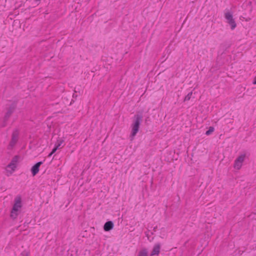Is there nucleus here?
<instances>
[{"label": "nucleus", "mask_w": 256, "mask_h": 256, "mask_svg": "<svg viewBox=\"0 0 256 256\" xmlns=\"http://www.w3.org/2000/svg\"><path fill=\"white\" fill-rule=\"evenodd\" d=\"M138 256H148V250L146 248L141 250L138 254Z\"/></svg>", "instance_id": "nucleus-10"}, {"label": "nucleus", "mask_w": 256, "mask_h": 256, "mask_svg": "<svg viewBox=\"0 0 256 256\" xmlns=\"http://www.w3.org/2000/svg\"><path fill=\"white\" fill-rule=\"evenodd\" d=\"M245 158L246 154H242L240 156L238 157L236 160L237 161H238L239 162L242 163L244 160Z\"/></svg>", "instance_id": "nucleus-14"}, {"label": "nucleus", "mask_w": 256, "mask_h": 256, "mask_svg": "<svg viewBox=\"0 0 256 256\" xmlns=\"http://www.w3.org/2000/svg\"><path fill=\"white\" fill-rule=\"evenodd\" d=\"M19 136V130L18 129L14 130L12 135V138L10 143L11 146H14L17 142Z\"/></svg>", "instance_id": "nucleus-5"}, {"label": "nucleus", "mask_w": 256, "mask_h": 256, "mask_svg": "<svg viewBox=\"0 0 256 256\" xmlns=\"http://www.w3.org/2000/svg\"><path fill=\"white\" fill-rule=\"evenodd\" d=\"M146 236H147V237L148 238H149V236H148V234H146Z\"/></svg>", "instance_id": "nucleus-23"}, {"label": "nucleus", "mask_w": 256, "mask_h": 256, "mask_svg": "<svg viewBox=\"0 0 256 256\" xmlns=\"http://www.w3.org/2000/svg\"><path fill=\"white\" fill-rule=\"evenodd\" d=\"M52 154H52V152H50L49 154L48 155V157L51 156L52 155Z\"/></svg>", "instance_id": "nucleus-20"}, {"label": "nucleus", "mask_w": 256, "mask_h": 256, "mask_svg": "<svg viewBox=\"0 0 256 256\" xmlns=\"http://www.w3.org/2000/svg\"><path fill=\"white\" fill-rule=\"evenodd\" d=\"M192 94V92H190L189 93H188V94L185 96L184 101L185 102V101L189 100L190 99Z\"/></svg>", "instance_id": "nucleus-17"}, {"label": "nucleus", "mask_w": 256, "mask_h": 256, "mask_svg": "<svg viewBox=\"0 0 256 256\" xmlns=\"http://www.w3.org/2000/svg\"><path fill=\"white\" fill-rule=\"evenodd\" d=\"M161 245L160 243H157L154 244L152 251L151 252L150 256H154V255H158L160 252Z\"/></svg>", "instance_id": "nucleus-8"}, {"label": "nucleus", "mask_w": 256, "mask_h": 256, "mask_svg": "<svg viewBox=\"0 0 256 256\" xmlns=\"http://www.w3.org/2000/svg\"><path fill=\"white\" fill-rule=\"evenodd\" d=\"M35 2H40V0H34Z\"/></svg>", "instance_id": "nucleus-21"}, {"label": "nucleus", "mask_w": 256, "mask_h": 256, "mask_svg": "<svg viewBox=\"0 0 256 256\" xmlns=\"http://www.w3.org/2000/svg\"><path fill=\"white\" fill-rule=\"evenodd\" d=\"M156 228H157V226L154 227V231H156Z\"/></svg>", "instance_id": "nucleus-22"}, {"label": "nucleus", "mask_w": 256, "mask_h": 256, "mask_svg": "<svg viewBox=\"0 0 256 256\" xmlns=\"http://www.w3.org/2000/svg\"><path fill=\"white\" fill-rule=\"evenodd\" d=\"M224 17L226 20V22L230 26L232 30H234L236 26V24L233 18L232 12L228 9H226L224 12Z\"/></svg>", "instance_id": "nucleus-2"}, {"label": "nucleus", "mask_w": 256, "mask_h": 256, "mask_svg": "<svg viewBox=\"0 0 256 256\" xmlns=\"http://www.w3.org/2000/svg\"><path fill=\"white\" fill-rule=\"evenodd\" d=\"M230 47V44H226V42H223L221 44L220 46V48H221L222 50H226L228 48Z\"/></svg>", "instance_id": "nucleus-13"}, {"label": "nucleus", "mask_w": 256, "mask_h": 256, "mask_svg": "<svg viewBox=\"0 0 256 256\" xmlns=\"http://www.w3.org/2000/svg\"><path fill=\"white\" fill-rule=\"evenodd\" d=\"M20 158V156L18 155L15 156L12 158L10 162L6 166V170L8 172V169H11V171L10 172V174H12L14 172L16 168L17 164L18 162V160Z\"/></svg>", "instance_id": "nucleus-4"}, {"label": "nucleus", "mask_w": 256, "mask_h": 256, "mask_svg": "<svg viewBox=\"0 0 256 256\" xmlns=\"http://www.w3.org/2000/svg\"><path fill=\"white\" fill-rule=\"evenodd\" d=\"M64 142V140L62 138H59L56 143L55 144V146H58V148H60L61 145Z\"/></svg>", "instance_id": "nucleus-12"}, {"label": "nucleus", "mask_w": 256, "mask_h": 256, "mask_svg": "<svg viewBox=\"0 0 256 256\" xmlns=\"http://www.w3.org/2000/svg\"><path fill=\"white\" fill-rule=\"evenodd\" d=\"M142 112H138L134 116V120L131 125L132 132L130 136L134 137L138 132L140 128V126L142 121Z\"/></svg>", "instance_id": "nucleus-1"}, {"label": "nucleus", "mask_w": 256, "mask_h": 256, "mask_svg": "<svg viewBox=\"0 0 256 256\" xmlns=\"http://www.w3.org/2000/svg\"><path fill=\"white\" fill-rule=\"evenodd\" d=\"M17 101H14L7 108V112L4 118V122H6L17 107Z\"/></svg>", "instance_id": "nucleus-3"}, {"label": "nucleus", "mask_w": 256, "mask_h": 256, "mask_svg": "<svg viewBox=\"0 0 256 256\" xmlns=\"http://www.w3.org/2000/svg\"><path fill=\"white\" fill-rule=\"evenodd\" d=\"M6 126V124H4L2 126Z\"/></svg>", "instance_id": "nucleus-24"}, {"label": "nucleus", "mask_w": 256, "mask_h": 256, "mask_svg": "<svg viewBox=\"0 0 256 256\" xmlns=\"http://www.w3.org/2000/svg\"><path fill=\"white\" fill-rule=\"evenodd\" d=\"M58 149V147L54 146V147L52 148L51 152H52V154H54Z\"/></svg>", "instance_id": "nucleus-18"}, {"label": "nucleus", "mask_w": 256, "mask_h": 256, "mask_svg": "<svg viewBox=\"0 0 256 256\" xmlns=\"http://www.w3.org/2000/svg\"><path fill=\"white\" fill-rule=\"evenodd\" d=\"M242 166V163L237 161L236 160H234V168L236 170H240Z\"/></svg>", "instance_id": "nucleus-11"}, {"label": "nucleus", "mask_w": 256, "mask_h": 256, "mask_svg": "<svg viewBox=\"0 0 256 256\" xmlns=\"http://www.w3.org/2000/svg\"><path fill=\"white\" fill-rule=\"evenodd\" d=\"M214 131V128L210 126L208 130L206 132V134L207 136L210 135Z\"/></svg>", "instance_id": "nucleus-16"}, {"label": "nucleus", "mask_w": 256, "mask_h": 256, "mask_svg": "<svg viewBox=\"0 0 256 256\" xmlns=\"http://www.w3.org/2000/svg\"><path fill=\"white\" fill-rule=\"evenodd\" d=\"M42 164L43 162H38L32 167L30 170L32 176H35L38 172L40 167Z\"/></svg>", "instance_id": "nucleus-7"}, {"label": "nucleus", "mask_w": 256, "mask_h": 256, "mask_svg": "<svg viewBox=\"0 0 256 256\" xmlns=\"http://www.w3.org/2000/svg\"><path fill=\"white\" fill-rule=\"evenodd\" d=\"M18 216V212H14L12 210L10 217L13 219H16Z\"/></svg>", "instance_id": "nucleus-15"}, {"label": "nucleus", "mask_w": 256, "mask_h": 256, "mask_svg": "<svg viewBox=\"0 0 256 256\" xmlns=\"http://www.w3.org/2000/svg\"><path fill=\"white\" fill-rule=\"evenodd\" d=\"M252 84H256V77L254 78Z\"/></svg>", "instance_id": "nucleus-19"}, {"label": "nucleus", "mask_w": 256, "mask_h": 256, "mask_svg": "<svg viewBox=\"0 0 256 256\" xmlns=\"http://www.w3.org/2000/svg\"><path fill=\"white\" fill-rule=\"evenodd\" d=\"M22 200L20 196L17 197L15 199V202L12 206V210L14 212H18L19 210L22 208Z\"/></svg>", "instance_id": "nucleus-6"}, {"label": "nucleus", "mask_w": 256, "mask_h": 256, "mask_svg": "<svg viewBox=\"0 0 256 256\" xmlns=\"http://www.w3.org/2000/svg\"><path fill=\"white\" fill-rule=\"evenodd\" d=\"M114 226V222L112 221L106 222L104 226V230L106 232H108L112 230Z\"/></svg>", "instance_id": "nucleus-9"}]
</instances>
